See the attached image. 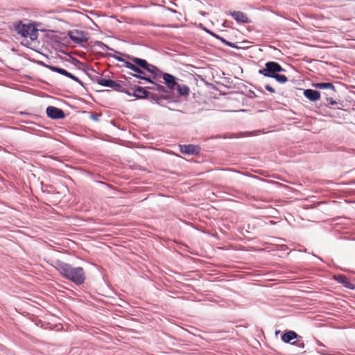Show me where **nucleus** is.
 Segmentation results:
<instances>
[{"label":"nucleus","instance_id":"39448f33","mask_svg":"<svg viewBox=\"0 0 355 355\" xmlns=\"http://www.w3.org/2000/svg\"><path fill=\"white\" fill-rule=\"evenodd\" d=\"M277 62L268 61L265 67L259 70L258 73L265 77L272 78L277 73Z\"/></svg>","mask_w":355,"mask_h":355},{"label":"nucleus","instance_id":"f8f14e48","mask_svg":"<svg viewBox=\"0 0 355 355\" xmlns=\"http://www.w3.org/2000/svg\"><path fill=\"white\" fill-rule=\"evenodd\" d=\"M312 85L319 89H329V96H335L336 94V87L331 83H313Z\"/></svg>","mask_w":355,"mask_h":355},{"label":"nucleus","instance_id":"e433bc0d","mask_svg":"<svg viewBox=\"0 0 355 355\" xmlns=\"http://www.w3.org/2000/svg\"><path fill=\"white\" fill-rule=\"evenodd\" d=\"M73 61L75 66L82 64V62L76 58H73Z\"/></svg>","mask_w":355,"mask_h":355},{"label":"nucleus","instance_id":"c9c22d12","mask_svg":"<svg viewBox=\"0 0 355 355\" xmlns=\"http://www.w3.org/2000/svg\"><path fill=\"white\" fill-rule=\"evenodd\" d=\"M208 33L211 35H212L213 37L218 39L220 40V38H222V37L219 36L218 35L213 33L212 31H208Z\"/></svg>","mask_w":355,"mask_h":355},{"label":"nucleus","instance_id":"ea45409f","mask_svg":"<svg viewBox=\"0 0 355 355\" xmlns=\"http://www.w3.org/2000/svg\"><path fill=\"white\" fill-rule=\"evenodd\" d=\"M146 89L155 90V85L153 86H148L145 87Z\"/></svg>","mask_w":355,"mask_h":355},{"label":"nucleus","instance_id":"6ab92c4d","mask_svg":"<svg viewBox=\"0 0 355 355\" xmlns=\"http://www.w3.org/2000/svg\"><path fill=\"white\" fill-rule=\"evenodd\" d=\"M92 80L101 86L106 87H110V88L112 87V85L114 83L113 80L103 78L99 76H95L92 79Z\"/></svg>","mask_w":355,"mask_h":355},{"label":"nucleus","instance_id":"423d86ee","mask_svg":"<svg viewBox=\"0 0 355 355\" xmlns=\"http://www.w3.org/2000/svg\"><path fill=\"white\" fill-rule=\"evenodd\" d=\"M162 78L164 79V83L166 85V89L168 90H170V94H174L173 91L175 89V87L178 85V78L173 75H171L168 73H163Z\"/></svg>","mask_w":355,"mask_h":355},{"label":"nucleus","instance_id":"5701e85b","mask_svg":"<svg viewBox=\"0 0 355 355\" xmlns=\"http://www.w3.org/2000/svg\"><path fill=\"white\" fill-rule=\"evenodd\" d=\"M272 78L275 79L277 82L281 84H284L288 81V78L285 75L279 74L277 73L275 74Z\"/></svg>","mask_w":355,"mask_h":355},{"label":"nucleus","instance_id":"f3484780","mask_svg":"<svg viewBox=\"0 0 355 355\" xmlns=\"http://www.w3.org/2000/svg\"><path fill=\"white\" fill-rule=\"evenodd\" d=\"M335 279L340 284H343L345 288L354 290L355 289V285L349 282L348 278L344 275H338L335 277Z\"/></svg>","mask_w":355,"mask_h":355},{"label":"nucleus","instance_id":"9b49d317","mask_svg":"<svg viewBox=\"0 0 355 355\" xmlns=\"http://www.w3.org/2000/svg\"><path fill=\"white\" fill-rule=\"evenodd\" d=\"M297 338H302L300 336H299L295 331L292 330H288L284 331L282 336L281 339L285 343H291L293 340H296Z\"/></svg>","mask_w":355,"mask_h":355},{"label":"nucleus","instance_id":"2eb2a0df","mask_svg":"<svg viewBox=\"0 0 355 355\" xmlns=\"http://www.w3.org/2000/svg\"><path fill=\"white\" fill-rule=\"evenodd\" d=\"M152 84L155 85V90L159 92L160 93L159 94H166L172 98V103L177 102L175 94H170V90H168L165 86L158 84L155 81L154 83Z\"/></svg>","mask_w":355,"mask_h":355},{"label":"nucleus","instance_id":"c85d7f7f","mask_svg":"<svg viewBox=\"0 0 355 355\" xmlns=\"http://www.w3.org/2000/svg\"><path fill=\"white\" fill-rule=\"evenodd\" d=\"M107 56L114 58L116 60H118L119 62H124L125 60H124L123 58H121L120 56H118L116 55H113V54H111V53L107 54Z\"/></svg>","mask_w":355,"mask_h":355},{"label":"nucleus","instance_id":"c756f323","mask_svg":"<svg viewBox=\"0 0 355 355\" xmlns=\"http://www.w3.org/2000/svg\"><path fill=\"white\" fill-rule=\"evenodd\" d=\"M100 117H101V114H92L90 115V119L95 121H99Z\"/></svg>","mask_w":355,"mask_h":355},{"label":"nucleus","instance_id":"4be33fe9","mask_svg":"<svg viewBox=\"0 0 355 355\" xmlns=\"http://www.w3.org/2000/svg\"><path fill=\"white\" fill-rule=\"evenodd\" d=\"M46 68L49 69L52 71L58 73L64 76H65V75H67V71L61 67H59L57 66H46Z\"/></svg>","mask_w":355,"mask_h":355},{"label":"nucleus","instance_id":"a19ab883","mask_svg":"<svg viewBox=\"0 0 355 355\" xmlns=\"http://www.w3.org/2000/svg\"><path fill=\"white\" fill-rule=\"evenodd\" d=\"M318 352L323 355L327 354L324 350L318 351Z\"/></svg>","mask_w":355,"mask_h":355},{"label":"nucleus","instance_id":"6e6552de","mask_svg":"<svg viewBox=\"0 0 355 355\" xmlns=\"http://www.w3.org/2000/svg\"><path fill=\"white\" fill-rule=\"evenodd\" d=\"M128 85H131L130 82L119 81L116 82L114 80L112 85V89L116 92H122L127 95H130V91L128 89Z\"/></svg>","mask_w":355,"mask_h":355},{"label":"nucleus","instance_id":"412c9836","mask_svg":"<svg viewBox=\"0 0 355 355\" xmlns=\"http://www.w3.org/2000/svg\"><path fill=\"white\" fill-rule=\"evenodd\" d=\"M146 71L152 75V79L153 80L158 76L159 73L160 72L159 69L156 66L151 64H149V67L146 69Z\"/></svg>","mask_w":355,"mask_h":355},{"label":"nucleus","instance_id":"4c0bfd02","mask_svg":"<svg viewBox=\"0 0 355 355\" xmlns=\"http://www.w3.org/2000/svg\"><path fill=\"white\" fill-rule=\"evenodd\" d=\"M344 184H345V185H353V184H355V179L354 180L345 182V183H344Z\"/></svg>","mask_w":355,"mask_h":355},{"label":"nucleus","instance_id":"2f4dec72","mask_svg":"<svg viewBox=\"0 0 355 355\" xmlns=\"http://www.w3.org/2000/svg\"><path fill=\"white\" fill-rule=\"evenodd\" d=\"M264 133V131L262 130H257V131H254V132H250L248 133V135H251V136H253V135H257L260 133Z\"/></svg>","mask_w":355,"mask_h":355},{"label":"nucleus","instance_id":"1a4fd4ad","mask_svg":"<svg viewBox=\"0 0 355 355\" xmlns=\"http://www.w3.org/2000/svg\"><path fill=\"white\" fill-rule=\"evenodd\" d=\"M230 15L238 23L249 24L251 22L247 15L241 11H230Z\"/></svg>","mask_w":355,"mask_h":355},{"label":"nucleus","instance_id":"ddd939ff","mask_svg":"<svg viewBox=\"0 0 355 355\" xmlns=\"http://www.w3.org/2000/svg\"><path fill=\"white\" fill-rule=\"evenodd\" d=\"M148 90L143 87L137 86L133 89L132 92H130V95L129 96H134L137 99H144L146 98L148 96Z\"/></svg>","mask_w":355,"mask_h":355},{"label":"nucleus","instance_id":"f257e3e1","mask_svg":"<svg viewBox=\"0 0 355 355\" xmlns=\"http://www.w3.org/2000/svg\"><path fill=\"white\" fill-rule=\"evenodd\" d=\"M52 266L62 277L72 282L76 285L80 286L84 284L86 277L82 267H73L69 263L60 260H55Z\"/></svg>","mask_w":355,"mask_h":355},{"label":"nucleus","instance_id":"58836bf2","mask_svg":"<svg viewBox=\"0 0 355 355\" xmlns=\"http://www.w3.org/2000/svg\"><path fill=\"white\" fill-rule=\"evenodd\" d=\"M73 74H72L71 73L67 71V75H65L66 77H68L70 79L72 80V78H73Z\"/></svg>","mask_w":355,"mask_h":355},{"label":"nucleus","instance_id":"72a5a7b5","mask_svg":"<svg viewBox=\"0 0 355 355\" xmlns=\"http://www.w3.org/2000/svg\"><path fill=\"white\" fill-rule=\"evenodd\" d=\"M73 80L76 81V83H78L80 85L84 87V83L82 80H80L78 77H76V76H73V78H72Z\"/></svg>","mask_w":355,"mask_h":355},{"label":"nucleus","instance_id":"a878e982","mask_svg":"<svg viewBox=\"0 0 355 355\" xmlns=\"http://www.w3.org/2000/svg\"><path fill=\"white\" fill-rule=\"evenodd\" d=\"M220 40L224 44H225L226 46H230V47H232V48H234V49H237L238 46L237 45L235 44V43H232L231 42H229L227 40H226L225 38L222 37V38H220Z\"/></svg>","mask_w":355,"mask_h":355},{"label":"nucleus","instance_id":"bb28decb","mask_svg":"<svg viewBox=\"0 0 355 355\" xmlns=\"http://www.w3.org/2000/svg\"><path fill=\"white\" fill-rule=\"evenodd\" d=\"M300 339L301 338L296 339L295 341L291 343V345H295L302 349L304 348V342L301 341Z\"/></svg>","mask_w":355,"mask_h":355},{"label":"nucleus","instance_id":"aec40b11","mask_svg":"<svg viewBox=\"0 0 355 355\" xmlns=\"http://www.w3.org/2000/svg\"><path fill=\"white\" fill-rule=\"evenodd\" d=\"M175 89L180 96H187L189 93V87L186 85H179L176 86Z\"/></svg>","mask_w":355,"mask_h":355},{"label":"nucleus","instance_id":"c03bdc74","mask_svg":"<svg viewBox=\"0 0 355 355\" xmlns=\"http://www.w3.org/2000/svg\"><path fill=\"white\" fill-rule=\"evenodd\" d=\"M207 33H208V31H210L209 30L207 29V28H205L204 29Z\"/></svg>","mask_w":355,"mask_h":355},{"label":"nucleus","instance_id":"79ce46f5","mask_svg":"<svg viewBox=\"0 0 355 355\" xmlns=\"http://www.w3.org/2000/svg\"><path fill=\"white\" fill-rule=\"evenodd\" d=\"M39 63H40L41 65H42V66L45 67H46V66H50L49 64H46L44 63L43 62H40Z\"/></svg>","mask_w":355,"mask_h":355},{"label":"nucleus","instance_id":"b1692460","mask_svg":"<svg viewBox=\"0 0 355 355\" xmlns=\"http://www.w3.org/2000/svg\"><path fill=\"white\" fill-rule=\"evenodd\" d=\"M94 45L101 48L102 50L106 49V50L114 51L113 49L109 47L107 45H106L101 41H95L94 42Z\"/></svg>","mask_w":355,"mask_h":355},{"label":"nucleus","instance_id":"37998d69","mask_svg":"<svg viewBox=\"0 0 355 355\" xmlns=\"http://www.w3.org/2000/svg\"><path fill=\"white\" fill-rule=\"evenodd\" d=\"M317 344H318V345H320V346H323V347H324V345H323L320 341H319V340H317Z\"/></svg>","mask_w":355,"mask_h":355},{"label":"nucleus","instance_id":"473e14b6","mask_svg":"<svg viewBox=\"0 0 355 355\" xmlns=\"http://www.w3.org/2000/svg\"><path fill=\"white\" fill-rule=\"evenodd\" d=\"M286 69L282 68V66L277 62V73H279V72H285Z\"/></svg>","mask_w":355,"mask_h":355},{"label":"nucleus","instance_id":"7c9ffc66","mask_svg":"<svg viewBox=\"0 0 355 355\" xmlns=\"http://www.w3.org/2000/svg\"><path fill=\"white\" fill-rule=\"evenodd\" d=\"M265 89L268 91L270 93H275V90L273 87H272L270 85H265Z\"/></svg>","mask_w":355,"mask_h":355},{"label":"nucleus","instance_id":"20e7f679","mask_svg":"<svg viewBox=\"0 0 355 355\" xmlns=\"http://www.w3.org/2000/svg\"><path fill=\"white\" fill-rule=\"evenodd\" d=\"M69 37L76 44H80L88 42V33L83 31H70L68 32Z\"/></svg>","mask_w":355,"mask_h":355},{"label":"nucleus","instance_id":"f03ea898","mask_svg":"<svg viewBox=\"0 0 355 355\" xmlns=\"http://www.w3.org/2000/svg\"><path fill=\"white\" fill-rule=\"evenodd\" d=\"M14 31L21 37L26 38L30 37L31 41H35L38 37V30L32 24H24L21 21H18L13 24Z\"/></svg>","mask_w":355,"mask_h":355},{"label":"nucleus","instance_id":"7ed1b4c3","mask_svg":"<svg viewBox=\"0 0 355 355\" xmlns=\"http://www.w3.org/2000/svg\"><path fill=\"white\" fill-rule=\"evenodd\" d=\"M146 98L162 107H166L164 101H166L167 103H171L173 101L172 98L166 94H158L150 92H148Z\"/></svg>","mask_w":355,"mask_h":355},{"label":"nucleus","instance_id":"a211bd4d","mask_svg":"<svg viewBox=\"0 0 355 355\" xmlns=\"http://www.w3.org/2000/svg\"><path fill=\"white\" fill-rule=\"evenodd\" d=\"M127 58L130 60H131L133 63L135 64L136 66H137L139 68H142L144 70H146L149 67V63L144 59L130 56V55H126Z\"/></svg>","mask_w":355,"mask_h":355},{"label":"nucleus","instance_id":"393cba45","mask_svg":"<svg viewBox=\"0 0 355 355\" xmlns=\"http://www.w3.org/2000/svg\"><path fill=\"white\" fill-rule=\"evenodd\" d=\"M323 94L325 96L326 101L329 103V105H335L338 104V102L333 98L334 96H331V97H329L328 96L329 95V94L323 93Z\"/></svg>","mask_w":355,"mask_h":355},{"label":"nucleus","instance_id":"9d476101","mask_svg":"<svg viewBox=\"0 0 355 355\" xmlns=\"http://www.w3.org/2000/svg\"><path fill=\"white\" fill-rule=\"evenodd\" d=\"M180 149L184 155H198L200 153V147L193 144L180 145Z\"/></svg>","mask_w":355,"mask_h":355},{"label":"nucleus","instance_id":"4468645a","mask_svg":"<svg viewBox=\"0 0 355 355\" xmlns=\"http://www.w3.org/2000/svg\"><path fill=\"white\" fill-rule=\"evenodd\" d=\"M132 71H135V73L130 72V73H128V74L130 76H132L133 77H135V78L141 79V80H146V82L150 83H154V80L151 78L146 76L145 75L144 72L140 68H139L137 66H136L135 68Z\"/></svg>","mask_w":355,"mask_h":355},{"label":"nucleus","instance_id":"0eeeda50","mask_svg":"<svg viewBox=\"0 0 355 355\" xmlns=\"http://www.w3.org/2000/svg\"><path fill=\"white\" fill-rule=\"evenodd\" d=\"M46 113L51 119H62L65 117V114L62 109L51 105L46 107Z\"/></svg>","mask_w":355,"mask_h":355},{"label":"nucleus","instance_id":"cd10ccee","mask_svg":"<svg viewBox=\"0 0 355 355\" xmlns=\"http://www.w3.org/2000/svg\"><path fill=\"white\" fill-rule=\"evenodd\" d=\"M124 65L126 68L131 69L132 71L135 68L136 65L134 63L125 60Z\"/></svg>","mask_w":355,"mask_h":355},{"label":"nucleus","instance_id":"dca6fc26","mask_svg":"<svg viewBox=\"0 0 355 355\" xmlns=\"http://www.w3.org/2000/svg\"><path fill=\"white\" fill-rule=\"evenodd\" d=\"M304 96L312 102H315L320 98V93L314 89H306L304 90Z\"/></svg>","mask_w":355,"mask_h":355},{"label":"nucleus","instance_id":"f704fd0d","mask_svg":"<svg viewBox=\"0 0 355 355\" xmlns=\"http://www.w3.org/2000/svg\"><path fill=\"white\" fill-rule=\"evenodd\" d=\"M248 96L250 98H256L257 96V94L252 90H250L249 91V95Z\"/></svg>","mask_w":355,"mask_h":355}]
</instances>
